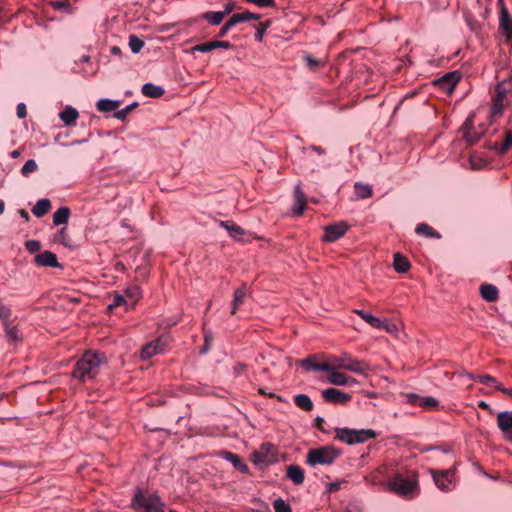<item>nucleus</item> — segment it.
Here are the masks:
<instances>
[{
    "mask_svg": "<svg viewBox=\"0 0 512 512\" xmlns=\"http://www.w3.org/2000/svg\"><path fill=\"white\" fill-rule=\"evenodd\" d=\"M265 449H274V445L270 443H264L261 445L260 449L253 453V461L256 464L260 463H271L273 461L272 457L265 454Z\"/></svg>",
    "mask_w": 512,
    "mask_h": 512,
    "instance_id": "b1692460",
    "label": "nucleus"
},
{
    "mask_svg": "<svg viewBox=\"0 0 512 512\" xmlns=\"http://www.w3.org/2000/svg\"><path fill=\"white\" fill-rule=\"evenodd\" d=\"M460 80V76L458 72H449L446 73L441 78L437 79L435 83L444 91L452 92L456 87L458 81Z\"/></svg>",
    "mask_w": 512,
    "mask_h": 512,
    "instance_id": "9b49d317",
    "label": "nucleus"
},
{
    "mask_svg": "<svg viewBox=\"0 0 512 512\" xmlns=\"http://www.w3.org/2000/svg\"><path fill=\"white\" fill-rule=\"evenodd\" d=\"M497 426L503 435L512 429V411H501L497 414Z\"/></svg>",
    "mask_w": 512,
    "mask_h": 512,
    "instance_id": "a211bd4d",
    "label": "nucleus"
},
{
    "mask_svg": "<svg viewBox=\"0 0 512 512\" xmlns=\"http://www.w3.org/2000/svg\"><path fill=\"white\" fill-rule=\"evenodd\" d=\"M416 483L402 476L395 477L389 481V488L401 496H407L416 489Z\"/></svg>",
    "mask_w": 512,
    "mask_h": 512,
    "instance_id": "423d86ee",
    "label": "nucleus"
},
{
    "mask_svg": "<svg viewBox=\"0 0 512 512\" xmlns=\"http://www.w3.org/2000/svg\"><path fill=\"white\" fill-rule=\"evenodd\" d=\"M355 194L359 199H366L372 195V187L369 184L356 182L354 185Z\"/></svg>",
    "mask_w": 512,
    "mask_h": 512,
    "instance_id": "4c0bfd02",
    "label": "nucleus"
},
{
    "mask_svg": "<svg viewBox=\"0 0 512 512\" xmlns=\"http://www.w3.org/2000/svg\"><path fill=\"white\" fill-rule=\"evenodd\" d=\"M273 508L275 512H292L290 505L282 498H277L273 502Z\"/></svg>",
    "mask_w": 512,
    "mask_h": 512,
    "instance_id": "a18cd8bd",
    "label": "nucleus"
},
{
    "mask_svg": "<svg viewBox=\"0 0 512 512\" xmlns=\"http://www.w3.org/2000/svg\"><path fill=\"white\" fill-rule=\"evenodd\" d=\"M120 104H121V102L118 100L102 98V99L98 100V102L96 103V107H97L98 111L107 113V112L116 111L119 108Z\"/></svg>",
    "mask_w": 512,
    "mask_h": 512,
    "instance_id": "cd10ccee",
    "label": "nucleus"
},
{
    "mask_svg": "<svg viewBox=\"0 0 512 512\" xmlns=\"http://www.w3.org/2000/svg\"><path fill=\"white\" fill-rule=\"evenodd\" d=\"M506 95V90L501 87V85H497L496 87V96L493 99V104L491 107V111L496 114L500 113L503 109V100Z\"/></svg>",
    "mask_w": 512,
    "mask_h": 512,
    "instance_id": "2f4dec72",
    "label": "nucleus"
},
{
    "mask_svg": "<svg viewBox=\"0 0 512 512\" xmlns=\"http://www.w3.org/2000/svg\"><path fill=\"white\" fill-rule=\"evenodd\" d=\"M71 215L70 208L63 206L57 209L53 214V224L55 226L66 225Z\"/></svg>",
    "mask_w": 512,
    "mask_h": 512,
    "instance_id": "bb28decb",
    "label": "nucleus"
},
{
    "mask_svg": "<svg viewBox=\"0 0 512 512\" xmlns=\"http://www.w3.org/2000/svg\"><path fill=\"white\" fill-rule=\"evenodd\" d=\"M300 365L307 371L312 370V371L325 372V371L331 370L328 362L327 363H315L312 361L311 357L301 360Z\"/></svg>",
    "mask_w": 512,
    "mask_h": 512,
    "instance_id": "c756f323",
    "label": "nucleus"
},
{
    "mask_svg": "<svg viewBox=\"0 0 512 512\" xmlns=\"http://www.w3.org/2000/svg\"><path fill=\"white\" fill-rule=\"evenodd\" d=\"M51 6L56 10H63L68 14L72 13V7L68 0L51 2Z\"/></svg>",
    "mask_w": 512,
    "mask_h": 512,
    "instance_id": "49530a36",
    "label": "nucleus"
},
{
    "mask_svg": "<svg viewBox=\"0 0 512 512\" xmlns=\"http://www.w3.org/2000/svg\"><path fill=\"white\" fill-rule=\"evenodd\" d=\"M234 26H235V24H234V22L232 21V19L230 18V19H229V20H228V21H227V22H226V23L221 27V29H220V31H219V34H218V36H219V37H224V36L228 33V31H229L232 27H234Z\"/></svg>",
    "mask_w": 512,
    "mask_h": 512,
    "instance_id": "4d7b16f0",
    "label": "nucleus"
},
{
    "mask_svg": "<svg viewBox=\"0 0 512 512\" xmlns=\"http://www.w3.org/2000/svg\"><path fill=\"white\" fill-rule=\"evenodd\" d=\"M51 208V202L47 198L40 199L32 208V213L37 217L41 218L46 215Z\"/></svg>",
    "mask_w": 512,
    "mask_h": 512,
    "instance_id": "7c9ffc66",
    "label": "nucleus"
},
{
    "mask_svg": "<svg viewBox=\"0 0 512 512\" xmlns=\"http://www.w3.org/2000/svg\"><path fill=\"white\" fill-rule=\"evenodd\" d=\"M287 477L296 485H301L305 479L304 470L295 464L287 467Z\"/></svg>",
    "mask_w": 512,
    "mask_h": 512,
    "instance_id": "412c9836",
    "label": "nucleus"
},
{
    "mask_svg": "<svg viewBox=\"0 0 512 512\" xmlns=\"http://www.w3.org/2000/svg\"><path fill=\"white\" fill-rule=\"evenodd\" d=\"M323 422H324V419H323L322 417L318 416V417H316V418H315V420H314V425H315L317 428L321 429V428H322V424H323Z\"/></svg>",
    "mask_w": 512,
    "mask_h": 512,
    "instance_id": "774afa93",
    "label": "nucleus"
},
{
    "mask_svg": "<svg viewBox=\"0 0 512 512\" xmlns=\"http://www.w3.org/2000/svg\"><path fill=\"white\" fill-rule=\"evenodd\" d=\"M411 264L408 258L401 253H396L393 260V268L398 273H406L409 271Z\"/></svg>",
    "mask_w": 512,
    "mask_h": 512,
    "instance_id": "a878e982",
    "label": "nucleus"
},
{
    "mask_svg": "<svg viewBox=\"0 0 512 512\" xmlns=\"http://www.w3.org/2000/svg\"><path fill=\"white\" fill-rule=\"evenodd\" d=\"M158 349H159L158 341L157 342H151V343L145 345L141 349V358L142 359L151 358L152 356H154V355H156L158 353Z\"/></svg>",
    "mask_w": 512,
    "mask_h": 512,
    "instance_id": "ea45409f",
    "label": "nucleus"
},
{
    "mask_svg": "<svg viewBox=\"0 0 512 512\" xmlns=\"http://www.w3.org/2000/svg\"><path fill=\"white\" fill-rule=\"evenodd\" d=\"M381 329H384L388 332H393L394 330H396V326L394 324H390L384 321V326Z\"/></svg>",
    "mask_w": 512,
    "mask_h": 512,
    "instance_id": "0e129e2a",
    "label": "nucleus"
},
{
    "mask_svg": "<svg viewBox=\"0 0 512 512\" xmlns=\"http://www.w3.org/2000/svg\"><path fill=\"white\" fill-rule=\"evenodd\" d=\"M409 402L413 405H418L425 409H433L438 406L439 401L432 396L421 397L417 394L409 395Z\"/></svg>",
    "mask_w": 512,
    "mask_h": 512,
    "instance_id": "ddd939ff",
    "label": "nucleus"
},
{
    "mask_svg": "<svg viewBox=\"0 0 512 512\" xmlns=\"http://www.w3.org/2000/svg\"><path fill=\"white\" fill-rule=\"evenodd\" d=\"M342 482H332L328 485L329 492H336L340 489Z\"/></svg>",
    "mask_w": 512,
    "mask_h": 512,
    "instance_id": "e2e57ef3",
    "label": "nucleus"
},
{
    "mask_svg": "<svg viewBox=\"0 0 512 512\" xmlns=\"http://www.w3.org/2000/svg\"><path fill=\"white\" fill-rule=\"evenodd\" d=\"M78 116H79L78 111L72 106H67L59 114V118L67 126L74 125Z\"/></svg>",
    "mask_w": 512,
    "mask_h": 512,
    "instance_id": "393cba45",
    "label": "nucleus"
},
{
    "mask_svg": "<svg viewBox=\"0 0 512 512\" xmlns=\"http://www.w3.org/2000/svg\"><path fill=\"white\" fill-rule=\"evenodd\" d=\"M68 237L67 234V228L63 227L59 230V232L56 235V240L61 242L62 244H66V239Z\"/></svg>",
    "mask_w": 512,
    "mask_h": 512,
    "instance_id": "13d9d810",
    "label": "nucleus"
},
{
    "mask_svg": "<svg viewBox=\"0 0 512 512\" xmlns=\"http://www.w3.org/2000/svg\"><path fill=\"white\" fill-rule=\"evenodd\" d=\"M295 404L304 411H311L313 409V402L306 394H298L294 397Z\"/></svg>",
    "mask_w": 512,
    "mask_h": 512,
    "instance_id": "e433bc0d",
    "label": "nucleus"
},
{
    "mask_svg": "<svg viewBox=\"0 0 512 512\" xmlns=\"http://www.w3.org/2000/svg\"><path fill=\"white\" fill-rule=\"evenodd\" d=\"M435 484L442 490H446L452 482L453 473L450 470H432Z\"/></svg>",
    "mask_w": 512,
    "mask_h": 512,
    "instance_id": "f8f14e48",
    "label": "nucleus"
},
{
    "mask_svg": "<svg viewBox=\"0 0 512 512\" xmlns=\"http://www.w3.org/2000/svg\"><path fill=\"white\" fill-rule=\"evenodd\" d=\"M138 106L137 102H134L132 104H129L125 108L118 110L115 112L114 117L118 120L124 121L127 117V115Z\"/></svg>",
    "mask_w": 512,
    "mask_h": 512,
    "instance_id": "c03bdc74",
    "label": "nucleus"
},
{
    "mask_svg": "<svg viewBox=\"0 0 512 512\" xmlns=\"http://www.w3.org/2000/svg\"><path fill=\"white\" fill-rule=\"evenodd\" d=\"M4 330L9 344L15 345L21 342L22 337L20 335L19 329L16 326H11V324H9L4 326Z\"/></svg>",
    "mask_w": 512,
    "mask_h": 512,
    "instance_id": "72a5a7b5",
    "label": "nucleus"
},
{
    "mask_svg": "<svg viewBox=\"0 0 512 512\" xmlns=\"http://www.w3.org/2000/svg\"><path fill=\"white\" fill-rule=\"evenodd\" d=\"M247 366L242 363H238L233 367V371L236 376L240 375L243 371H245Z\"/></svg>",
    "mask_w": 512,
    "mask_h": 512,
    "instance_id": "052dcab7",
    "label": "nucleus"
},
{
    "mask_svg": "<svg viewBox=\"0 0 512 512\" xmlns=\"http://www.w3.org/2000/svg\"><path fill=\"white\" fill-rule=\"evenodd\" d=\"M107 363L106 355L98 351H87L76 362L72 376L82 382L90 381L99 373L100 368Z\"/></svg>",
    "mask_w": 512,
    "mask_h": 512,
    "instance_id": "f257e3e1",
    "label": "nucleus"
},
{
    "mask_svg": "<svg viewBox=\"0 0 512 512\" xmlns=\"http://www.w3.org/2000/svg\"><path fill=\"white\" fill-rule=\"evenodd\" d=\"M269 26H270V21H266L264 23H261L257 27L255 35H254L255 40L257 42L261 43L263 41L264 34L266 33Z\"/></svg>",
    "mask_w": 512,
    "mask_h": 512,
    "instance_id": "09e8293b",
    "label": "nucleus"
},
{
    "mask_svg": "<svg viewBox=\"0 0 512 512\" xmlns=\"http://www.w3.org/2000/svg\"><path fill=\"white\" fill-rule=\"evenodd\" d=\"M310 149L318 153L319 155H323L325 153V150L321 146L317 145H311Z\"/></svg>",
    "mask_w": 512,
    "mask_h": 512,
    "instance_id": "338daca9",
    "label": "nucleus"
},
{
    "mask_svg": "<svg viewBox=\"0 0 512 512\" xmlns=\"http://www.w3.org/2000/svg\"><path fill=\"white\" fill-rule=\"evenodd\" d=\"M476 379L484 385L491 386L496 383V379L490 375H479Z\"/></svg>",
    "mask_w": 512,
    "mask_h": 512,
    "instance_id": "6e6d98bb",
    "label": "nucleus"
},
{
    "mask_svg": "<svg viewBox=\"0 0 512 512\" xmlns=\"http://www.w3.org/2000/svg\"><path fill=\"white\" fill-rule=\"evenodd\" d=\"M512 147V132L508 131L501 145L494 143L493 149L497 150L500 155L505 154Z\"/></svg>",
    "mask_w": 512,
    "mask_h": 512,
    "instance_id": "58836bf2",
    "label": "nucleus"
},
{
    "mask_svg": "<svg viewBox=\"0 0 512 512\" xmlns=\"http://www.w3.org/2000/svg\"><path fill=\"white\" fill-rule=\"evenodd\" d=\"M415 232L420 235H424L427 238H436L440 239L441 235L437 231H435L431 226L426 223H421L417 225Z\"/></svg>",
    "mask_w": 512,
    "mask_h": 512,
    "instance_id": "f704fd0d",
    "label": "nucleus"
},
{
    "mask_svg": "<svg viewBox=\"0 0 512 512\" xmlns=\"http://www.w3.org/2000/svg\"><path fill=\"white\" fill-rule=\"evenodd\" d=\"M16 113L20 119L25 118L27 116L26 105L24 103H19L16 108Z\"/></svg>",
    "mask_w": 512,
    "mask_h": 512,
    "instance_id": "bf43d9fd",
    "label": "nucleus"
},
{
    "mask_svg": "<svg viewBox=\"0 0 512 512\" xmlns=\"http://www.w3.org/2000/svg\"><path fill=\"white\" fill-rule=\"evenodd\" d=\"M328 364L331 370L344 369L358 375H367L371 370V366L367 361L354 358L348 353L331 357Z\"/></svg>",
    "mask_w": 512,
    "mask_h": 512,
    "instance_id": "f03ea898",
    "label": "nucleus"
},
{
    "mask_svg": "<svg viewBox=\"0 0 512 512\" xmlns=\"http://www.w3.org/2000/svg\"><path fill=\"white\" fill-rule=\"evenodd\" d=\"M295 205L293 207V213L296 216H301L306 207V196L302 191L301 187L297 185L294 189Z\"/></svg>",
    "mask_w": 512,
    "mask_h": 512,
    "instance_id": "f3484780",
    "label": "nucleus"
},
{
    "mask_svg": "<svg viewBox=\"0 0 512 512\" xmlns=\"http://www.w3.org/2000/svg\"><path fill=\"white\" fill-rule=\"evenodd\" d=\"M25 248L29 253H36L40 250L41 244L38 240H28L25 242Z\"/></svg>",
    "mask_w": 512,
    "mask_h": 512,
    "instance_id": "603ef678",
    "label": "nucleus"
},
{
    "mask_svg": "<svg viewBox=\"0 0 512 512\" xmlns=\"http://www.w3.org/2000/svg\"><path fill=\"white\" fill-rule=\"evenodd\" d=\"M335 433V439L347 445L364 443L377 437V433L372 429L336 428Z\"/></svg>",
    "mask_w": 512,
    "mask_h": 512,
    "instance_id": "39448f33",
    "label": "nucleus"
},
{
    "mask_svg": "<svg viewBox=\"0 0 512 512\" xmlns=\"http://www.w3.org/2000/svg\"><path fill=\"white\" fill-rule=\"evenodd\" d=\"M222 457L226 461L230 462L232 464V466L239 472H241L243 474L249 473L248 465L243 462V460L241 459V457L238 454L230 452V451H223Z\"/></svg>",
    "mask_w": 512,
    "mask_h": 512,
    "instance_id": "4468645a",
    "label": "nucleus"
},
{
    "mask_svg": "<svg viewBox=\"0 0 512 512\" xmlns=\"http://www.w3.org/2000/svg\"><path fill=\"white\" fill-rule=\"evenodd\" d=\"M341 450L332 445L309 449L306 455V464L311 467L316 465H331L341 455Z\"/></svg>",
    "mask_w": 512,
    "mask_h": 512,
    "instance_id": "20e7f679",
    "label": "nucleus"
},
{
    "mask_svg": "<svg viewBox=\"0 0 512 512\" xmlns=\"http://www.w3.org/2000/svg\"><path fill=\"white\" fill-rule=\"evenodd\" d=\"M325 401L333 404L346 403L351 399V396L339 389L328 388L322 392Z\"/></svg>",
    "mask_w": 512,
    "mask_h": 512,
    "instance_id": "1a4fd4ad",
    "label": "nucleus"
},
{
    "mask_svg": "<svg viewBox=\"0 0 512 512\" xmlns=\"http://www.w3.org/2000/svg\"><path fill=\"white\" fill-rule=\"evenodd\" d=\"M481 297L488 302H495L499 298V292L496 286L492 284H483L480 287Z\"/></svg>",
    "mask_w": 512,
    "mask_h": 512,
    "instance_id": "5701e85b",
    "label": "nucleus"
},
{
    "mask_svg": "<svg viewBox=\"0 0 512 512\" xmlns=\"http://www.w3.org/2000/svg\"><path fill=\"white\" fill-rule=\"evenodd\" d=\"M348 230L346 222H338L324 227L323 241L334 242L345 235Z\"/></svg>",
    "mask_w": 512,
    "mask_h": 512,
    "instance_id": "0eeeda50",
    "label": "nucleus"
},
{
    "mask_svg": "<svg viewBox=\"0 0 512 512\" xmlns=\"http://www.w3.org/2000/svg\"><path fill=\"white\" fill-rule=\"evenodd\" d=\"M131 507L136 512H165V504L156 493H143L140 490L134 494Z\"/></svg>",
    "mask_w": 512,
    "mask_h": 512,
    "instance_id": "7ed1b4c3",
    "label": "nucleus"
},
{
    "mask_svg": "<svg viewBox=\"0 0 512 512\" xmlns=\"http://www.w3.org/2000/svg\"><path fill=\"white\" fill-rule=\"evenodd\" d=\"M38 166L34 159H29L26 161V163L23 165L21 169V173L24 177H28L31 173L37 171Z\"/></svg>",
    "mask_w": 512,
    "mask_h": 512,
    "instance_id": "37998d69",
    "label": "nucleus"
},
{
    "mask_svg": "<svg viewBox=\"0 0 512 512\" xmlns=\"http://www.w3.org/2000/svg\"><path fill=\"white\" fill-rule=\"evenodd\" d=\"M245 1L248 3L255 4L256 6H258L260 8L276 7L275 0H245Z\"/></svg>",
    "mask_w": 512,
    "mask_h": 512,
    "instance_id": "3c124183",
    "label": "nucleus"
},
{
    "mask_svg": "<svg viewBox=\"0 0 512 512\" xmlns=\"http://www.w3.org/2000/svg\"><path fill=\"white\" fill-rule=\"evenodd\" d=\"M353 312L355 314H357L358 316H360L364 321H366L368 324H370L373 328H382L384 326V320H381L380 318L375 317L364 310L355 309Z\"/></svg>",
    "mask_w": 512,
    "mask_h": 512,
    "instance_id": "c85d7f7f",
    "label": "nucleus"
},
{
    "mask_svg": "<svg viewBox=\"0 0 512 512\" xmlns=\"http://www.w3.org/2000/svg\"><path fill=\"white\" fill-rule=\"evenodd\" d=\"M125 295L136 302L141 298V290L138 286H132L125 289Z\"/></svg>",
    "mask_w": 512,
    "mask_h": 512,
    "instance_id": "8fccbe9b",
    "label": "nucleus"
},
{
    "mask_svg": "<svg viewBox=\"0 0 512 512\" xmlns=\"http://www.w3.org/2000/svg\"><path fill=\"white\" fill-rule=\"evenodd\" d=\"M217 48L230 49L232 48V45L228 41H209L195 45L194 47H192V51L206 53Z\"/></svg>",
    "mask_w": 512,
    "mask_h": 512,
    "instance_id": "dca6fc26",
    "label": "nucleus"
},
{
    "mask_svg": "<svg viewBox=\"0 0 512 512\" xmlns=\"http://www.w3.org/2000/svg\"><path fill=\"white\" fill-rule=\"evenodd\" d=\"M126 303H127V302H126L125 297H124L123 295L115 294V295L113 296V301H112V303H110V304L108 305V309H110V310H111V309H113V308L119 307V306H121V305H123V304H126Z\"/></svg>",
    "mask_w": 512,
    "mask_h": 512,
    "instance_id": "864d4df0",
    "label": "nucleus"
},
{
    "mask_svg": "<svg viewBox=\"0 0 512 512\" xmlns=\"http://www.w3.org/2000/svg\"><path fill=\"white\" fill-rule=\"evenodd\" d=\"M500 3L499 29L502 31L503 35L509 39L512 36V16L502 0H500Z\"/></svg>",
    "mask_w": 512,
    "mask_h": 512,
    "instance_id": "6e6552de",
    "label": "nucleus"
},
{
    "mask_svg": "<svg viewBox=\"0 0 512 512\" xmlns=\"http://www.w3.org/2000/svg\"><path fill=\"white\" fill-rule=\"evenodd\" d=\"M470 164H471L473 169H480V168H482V160L481 159H476L474 157H471Z\"/></svg>",
    "mask_w": 512,
    "mask_h": 512,
    "instance_id": "680f3d73",
    "label": "nucleus"
},
{
    "mask_svg": "<svg viewBox=\"0 0 512 512\" xmlns=\"http://www.w3.org/2000/svg\"><path fill=\"white\" fill-rule=\"evenodd\" d=\"M260 18H261V16L259 14H254L250 11L236 13L231 16V19L235 25L242 23V22L250 21V20H259Z\"/></svg>",
    "mask_w": 512,
    "mask_h": 512,
    "instance_id": "c9c22d12",
    "label": "nucleus"
},
{
    "mask_svg": "<svg viewBox=\"0 0 512 512\" xmlns=\"http://www.w3.org/2000/svg\"><path fill=\"white\" fill-rule=\"evenodd\" d=\"M11 309L7 306L0 304V320L2 321L3 327L11 324Z\"/></svg>",
    "mask_w": 512,
    "mask_h": 512,
    "instance_id": "de8ad7c7",
    "label": "nucleus"
},
{
    "mask_svg": "<svg viewBox=\"0 0 512 512\" xmlns=\"http://www.w3.org/2000/svg\"><path fill=\"white\" fill-rule=\"evenodd\" d=\"M248 294V289L246 284H242V286L234 291L233 294V300H232V307H231V314L234 315L239 307L243 304L244 299L246 298Z\"/></svg>",
    "mask_w": 512,
    "mask_h": 512,
    "instance_id": "6ab92c4d",
    "label": "nucleus"
},
{
    "mask_svg": "<svg viewBox=\"0 0 512 512\" xmlns=\"http://www.w3.org/2000/svg\"><path fill=\"white\" fill-rule=\"evenodd\" d=\"M34 262L40 267L60 268L61 264L58 262L57 256L51 251H44L35 256Z\"/></svg>",
    "mask_w": 512,
    "mask_h": 512,
    "instance_id": "9d476101",
    "label": "nucleus"
},
{
    "mask_svg": "<svg viewBox=\"0 0 512 512\" xmlns=\"http://www.w3.org/2000/svg\"><path fill=\"white\" fill-rule=\"evenodd\" d=\"M304 61L312 70H316L321 65V62L311 55L304 56Z\"/></svg>",
    "mask_w": 512,
    "mask_h": 512,
    "instance_id": "5fc2aeb1",
    "label": "nucleus"
},
{
    "mask_svg": "<svg viewBox=\"0 0 512 512\" xmlns=\"http://www.w3.org/2000/svg\"><path fill=\"white\" fill-rule=\"evenodd\" d=\"M328 372H329L328 382L330 384L337 385V386H343V385H346L348 383H355L356 382L355 379L349 378L344 373L339 372L337 370H330Z\"/></svg>",
    "mask_w": 512,
    "mask_h": 512,
    "instance_id": "aec40b11",
    "label": "nucleus"
},
{
    "mask_svg": "<svg viewBox=\"0 0 512 512\" xmlns=\"http://www.w3.org/2000/svg\"><path fill=\"white\" fill-rule=\"evenodd\" d=\"M234 7H235L234 2H228L226 4L225 10L223 12H225V15L229 14V13H231L234 10Z\"/></svg>",
    "mask_w": 512,
    "mask_h": 512,
    "instance_id": "69168bd1",
    "label": "nucleus"
},
{
    "mask_svg": "<svg viewBox=\"0 0 512 512\" xmlns=\"http://www.w3.org/2000/svg\"><path fill=\"white\" fill-rule=\"evenodd\" d=\"M472 129H473V118L468 117L462 126V131H463V136H464L465 140L470 145L476 143L480 138V135L473 133Z\"/></svg>",
    "mask_w": 512,
    "mask_h": 512,
    "instance_id": "4be33fe9",
    "label": "nucleus"
},
{
    "mask_svg": "<svg viewBox=\"0 0 512 512\" xmlns=\"http://www.w3.org/2000/svg\"><path fill=\"white\" fill-rule=\"evenodd\" d=\"M220 226L225 228L231 238L236 241H242L243 237L247 234V232L240 226L236 225L233 221H220Z\"/></svg>",
    "mask_w": 512,
    "mask_h": 512,
    "instance_id": "2eb2a0df",
    "label": "nucleus"
},
{
    "mask_svg": "<svg viewBox=\"0 0 512 512\" xmlns=\"http://www.w3.org/2000/svg\"><path fill=\"white\" fill-rule=\"evenodd\" d=\"M141 91H142L143 95H145L146 97H150V98H159L165 92L163 87H161L159 85H155L153 83H145L142 86Z\"/></svg>",
    "mask_w": 512,
    "mask_h": 512,
    "instance_id": "473e14b6",
    "label": "nucleus"
},
{
    "mask_svg": "<svg viewBox=\"0 0 512 512\" xmlns=\"http://www.w3.org/2000/svg\"><path fill=\"white\" fill-rule=\"evenodd\" d=\"M144 46V41L136 35L129 36V47L133 53H138Z\"/></svg>",
    "mask_w": 512,
    "mask_h": 512,
    "instance_id": "79ce46f5",
    "label": "nucleus"
},
{
    "mask_svg": "<svg viewBox=\"0 0 512 512\" xmlns=\"http://www.w3.org/2000/svg\"><path fill=\"white\" fill-rule=\"evenodd\" d=\"M225 16V12L222 11H209L204 14L206 19L211 25H219Z\"/></svg>",
    "mask_w": 512,
    "mask_h": 512,
    "instance_id": "a19ab883",
    "label": "nucleus"
}]
</instances>
